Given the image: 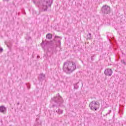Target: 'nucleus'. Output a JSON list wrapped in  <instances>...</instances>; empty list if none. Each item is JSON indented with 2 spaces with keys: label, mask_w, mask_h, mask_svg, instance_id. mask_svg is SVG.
I'll use <instances>...</instances> for the list:
<instances>
[{
  "label": "nucleus",
  "mask_w": 126,
  "mask_h": 126,
  "mask_svg": "<svg viewBox=\"0 0 126 126\" xmlns=\"http://www.w3.org/2000/svg\"><path fill=\"white\" fill-rule=\"evenodd\" d=\"M76 69V62L67 60L64 62L63 65V71L66 74L72 73Z\"/></svg>",
  "instance_id": "nucleus-1"
},
{
  "label": "nucleus",
  "mask_w": 126,
  "mask_h": 126,
  "mask_svg": "<svg viewBox=\"0 0 126 126\" xmlns=\"http://www.w3.org/2000/svg\"><path fill=\"white\" fill-rule=\"evenodd\" d=\"M50 102L51 104H53L51 108H54L55 107L59 108V107H63V99L60 95V94H58L56 96L52 98Z\"/></svg>",
  "instance_id": "nucleus-2"
},
{
  "label": "nucleus",
  "mask_w": 126,
  "mask_h": 126,
  "mask_svg": "<svg viewBox=\"0 0 126 126\" xmlns=\"http://www.w3.org/2000/svg\"><path fill=\"white\" fill-rule=\"evenodd\" d=\"M53 1L54 0H41L38 3L41 6L44 11H47L48 6L51 7Z\"/></svg>",
  "instance_id": "nucleus-3"
},
{
  "label": "nucleus",
  "mask_w": 126,
  "mask_h": 126,
  "mask_svg": "<svg viewBox=\"0 0 126 126\" xmlns=\"http://www.w3.org/2000/svg\"><path fill=\"white\" fill-rule=\"evenodd\" d=\"M63 38L58 35H55L53 40L50 41V44L53 46L52 49H54V47H61V40Z\"/></svg>",
  "instance_id": "nucleus-4"
},
{
  "label": "nucleus",
  "mask_w": 126,
  "mask_h": 126,
  "mask_svg": "<svg viewBox=\"0 0 126 126\" xmlns=\"http://www.w3.org/2000/svg\"><path fill=\"white\" fill-rule=\"evenodd\" d=\"M89 107L91 110H92L93 111H94H94H97L100 107V103L98 101H95V100H94L90 103Z\"/></svg>",
  "instance_id": "nucleus-5"
},
{
  "label": "nucleus",
  "mask_w": 126,
  "mask_h": 126,
  "mask_svg": "<svg viewBox=\"0 0 126 126\" xmlns=\"http://www.w3.org/2000/svg\"><path fill=\"white\" fill-rule=\"evenodd\" d=\"M111 12V8L108 5H104L101 8L100 13L102 14H109Z\"/></svg>",
  "instance_id": "nucleus-6"
},
{
  "label": "nucleus",
  "mask_w": 126,
  "mask_h": 126,
  "mask_svg": "<svg viewBox=\"0 0 126 126\" xmlns=\"http://www.w3.org/2000/svg\"><path fill=\"white\" fill-rule=\"evenodd\" d=\"M104 73L106 76H112V74H113V70L111 69L107 68L104 70Z\"/></svg>",
  "instance_id": "nucleus-7"
},
{
  "label": "nucleus",
  "mask_w": 126,
  "mask_h": 126,
  "mask_svg": "<svg viewBox=\"0 0 126 126\" xmlns=\"http://www.w3.org/2000/svg\"><path fill=\"white\" fill-rule=\"evenodd\" d=\"M51 52L49 50H48L46 53L44 54L43 59L46 60V61H49V58H51Z\"/></svg>",
  "instance_id": "nucleus-8"
},
{
  "label": "nucleus",
  "mask_w": 126,
  "mask_h": 126,
  "mask_svg": "<svg viewBox=\"0 0 126 126\" xmlns=\"http://www.w3.org/2000/svg\"><path fill=\"white\" fill-rule=\"evenodd\" d=\"M48 44H50V45H52V43H51V41H48L46 40L45 41H44V40H43L40 45L42 49H43V50H45V47H46V46H47Z\"/></svg>",
  "instance_id": "nucleus-9"
},
{
  "label": "nucleus",
  "mask_w": 126,
  "mask_h": 126,
  "mask_svg": "<svg viewBox=\"0 0 126 126\" xmlns=\"http://www.w3.org/2000/svg\"><path fill=\"white\" fill-rule=\"evenodd\" d=\"M45 78L46 76H45V74H44V73H42L39 75L38 80H39L40 82H42V81H44Z\"/></svg>",
  "instance_id": "nucleus-10"
},
{
  "label": "nucleus",
  "mask_w": 126,
  "mask_h": 126,
  "mask_svg": "<svg viewBox=\"0 0 126 126\" xmlns=\"http://www.w3.org/2000/svg\"><path fill=\"white\" fill-rule=\"evenodd\" d=\"M42 125V121L39 119V118H36L35 120V123L34 124L35 126H41Z\"/></svg>",
  "instance_id": "nucleus-11"
},
{
  "label": "nucleus",
  "mask_w": 126,
  "mask_h": 126,
  "mask_svg": "<svg viewBox=\"0 0 126 126\" xmlns=\"http://www.w3.org/2000/svg\"><path fill=\"white\" fill-rule=\"evenodd\" d=\"M6 112V108L4 106L2 105L0 106V112L4 114Z\"/></svg>",
  "instance_id": "nucleus-12"
},
{
  "label": "nucleus",
  "mask_w": 126,
  "mask_h": 126,
  "mask_svg": "<svg viewBox=\"0 0 126 126\" xmlns=\"http://www.w3.org/2000/svg\"><path fill=\"white\" fill-rule=\"evenodd\" d=\"M46 39H48L49 40H51L52 38H53V34L51 33H48L46 36Z\"/></svg>",
  "instance_id": "nucleus-13"
},
{
  "label": "nucleus",
  "mask_w": 126,
  "mask_h": 126,
  "mask_svg": "<svg viewBox=\"0 0 126 126\" xmlns=\"http://www.w3.org/2000/svg\"><path fill=\"white\" fill-rule=\"evenodd\" d=\"M56 113H57V114H59L60 115L61 114H63V110H61L60 109H58V110H56Z\"/></svg>",
  "instance_id": "nucleus-14"
},
{
  "label": "nucleus",
  "mask_w": 126,
  "mask_h": 126,
  "mask_svg": "<svg viewBox=\"0 0 126 126\" xmlns=\"http://www.w3.org/2000/svg\"><path fill=\"white\" fill-rule=\"evenodd\" d=\"M91 33H89L87 35V40H91Z\"/></svg>",
  "instance_id": "nucleus-15"
},
{
  "label": "nucleus",
  "mask_w": 126,
  "mask_h": 126,
  "mask_svg": "<svg viewBox=\"0 0 126 126\" xmlns=\"http://www.w3.org/2000/svg\"><path fill=\"white\" fill-rule=\"evenodd\" d=\"M79 83H77L75 84L74 85V89H78V88H79V86L78 85Z\"/></svg>",
  "instance_id": "nucleus-16"
},
{
  "label": "nucleus",
  "mask_w": 126,
  "mask_h": 126,
  "mask_svg": "<svg viewBox=\"0 0 126 126\" xmlns=\"http://www.w3.org/2000/svg\"><path fill=\"white\" fill-rule=\"evenodd\" d=\"M118 113L119 114H120V115H123V114H124V111H123V109L120 108L119 110Z\"/></svg>",
  "instance_id": "nucleus-17"
},
{
  "label": "nucleus",
  "mask_w": 126,
  "mask_h": 126,
  "mask_svg": "<svg viewBox=\"0 0 126 126\" xmlns=\"http://www.w3.org/2000/svg\"><path fill=\"white\" fill-rule=\"evenodd\" d=\"M26 85L27 86L28 89H30L31 86L30 85V84H29V83H26Z\"/></svg>",
  "instance_id": "nucleus-18"
},
{
  "label": "nucleus",
  "mask_w": 126,
  "mask_h": 126,
  "mask_svg": "<svg viewBox=\"0 0 126 126\" xmlns=\"http://www.w3.org/2000/svg\"><path fill=\"white\" fill-rule=\"evenodd\" d=\"M111 113H112V110H109V112L106 115H104V117H106V116H108V115H110Z\"/></svg>",
  "instance_id": "nucleus-19"
},
{
  "label": "nucleus",
  "mask_w": 126,
  "mask_h": 126,
  "mask_svg": "<svg viewBox=\"0 0 126 126\" xmlns=\"http://www.w3.org/2000/svg\"><path fill=\"white\" fill-rule=\"evenodd\" d=\"M121 63H122L126 65V62H125V60H121Z\"/></svg>",
  "instance_id": "nucleus-20"
},
{
  "label": "nucleus",
  "mask_w": 126,
  "mask_h": 126,
  "mask_svg": "<svg viewBox=\"0 0 126 126\" xmlns=\"http://www.w3.org/2000/svg\"><path fill=\"white\" fill-rule=\"evenodd\" d=\"M50 86L53 88H56V87L54 86V84H51Z\"/></svg>",
  "instance_id": "nucleus-21"
},
{
  "label": "nucleus",
  "mask_w": 126,
  "mask_h": 126,
  "mask_svg": "<svg viewBox=\"0 0 126 126\" xmlns=\"http://www.w3.org/2000/svg\"><path fill=\"white\" fill-rule=\"evenodd\" d=\"M2 52H3V49L0 46V53H2Z\"/></svg>",
  "instance_id": "nucleus-22"
},
{
  "label": "nucleus",
  "mask_w": 126,
  "mask_h": 126,
  "mask_svg": "<svg viewBox=\"0 0 126 126\" xmlns=\"http://www.w3.org/2000/svg\"><path fill=\"white\" fill-rule=\"evenodd\" d=\"M3 1H7V2H8V1H9V0H3Z\"/></svg>",
  "instance_id": "nucleus-23"
},
{
  "label": "nucleus",
  "mask_w": 126,
  "mask_h": 126,
  "mask_svg": "<svg viewBox=\"0 0 126 126\" xmlns=\"http://www.w3.org/2000/svg\"><path fill=\"white\" fill-rule=\"evenodd\" d=\"M91 61H94V58L93 57H91Z\"/></svg>",
  "instance_id": "nucleus-24"
},
{
  "label": "nucleus",
  "mask_w": 126,
  "mask_h": 126,
  "mask_svg": "<svg viewBox=\"0 0 126 126\" xmlns=\"http://www.w3.org/2000/svg\"><path fill=\"white\" fill-rule=\"evenodd\" d=\"M20 103L19 102V101L17 103V106H19V105H20Z\"/></svg>",
  "instance_id": "nucleus-25"
},
{
  "label": "nucleus",
  "mask_w": 126,
  "mask_h": 126,
  "mask_svg": "<svg viewBox=\"0 0 126 126\" xmlns=\"http://www.w3.org/2000/svg\"><path fill=\"white\" fill-rule=\"evenodd\" d=\"M7 46L8 48H9V49H10V48H11L10 46H9L8 45H7Z\"/></svg>",
  "instance_id": "nucleus-26"
},
{
  "label": "nucleus",
  "mask_w": 126,
  "mask_h": 126,
  "mask_svg": "<svg viewBox=\"0 0 126 126\" xmlns=\"http://www.w3.org/2000/svg\"><path fill=\"white\" fill-rule=\"evenodd\" d=\"M36 58H37V59H39V58H40V56H37Z\"/></svg>",
  "instance_id": "nucleus-27"
},
{
  "label": "nucleus",
  "mask_w": 126,
  "mask_h": 126,
  "mask_svg": "<svg viewBox=\"0 0 126 126\" xmlns=\"http://www.w3.org/2000/svg\"><path fill=\"white\" fill-rule=\"evenodd\" d=\"M94 55H93L92 56H91V58H94Z\"/></svg>",
  "instance_id": "nucleus-28"
},
{
  "label": "nucleus",
  "mask_w": 126,
  "mask_h": 126,
  "mask_svg": "<svg viewBox=\"0 0 126 126\" xmlns=\"http://www.w3.org/2000/svg\"><path fill=\"white\" fill-rule=\"evenodd\" d=\"M118 60H120V56H118Z\"/></svg>",
  "instance_id": "nucleus-29"
},
{
  "label": "nucleus",
  "mask_w": 126,
  "mask_h": 126,
  "mask_svg": "<svg viewBox=\"0 0 126 126\" xmlns=\"http://www.w3.org/2000/svg\"><path fill=\"white\" fill-rule=\"evenodd\" d=\"M52 54H54V51H52Z\"/></svg>",
  "instance_id": "nucleus-30"
},
{
  "label": "nucleus",
  "mask_w": 126,
  "mask_h": 126,
  "mask_svg": "<svg viewBox=\"0 0 126 126\" xmlns=\"http://www.w3.org/2000/svg\"><path fill=\"white\" fill-rule=\"evenodd\" d=\"M29 39H31V37H29Z\"/></svg>",
  "instance_id": "nucleus-31"
},
{
  "label": "nucleus",
  "mask_w": 126,
  "mask_h": 126,
  "mask_svg": "<svg viewBox=\"0 0 126 126\" xmlns=\"http://www.w3.org/2000/svg\"><path fill=\"white\" fill-rule=\"evenodd\" d=\"M54 112H55V111H56V110L54 109Z\"/></svg>",
  "instance_id": "nucleus-32"
}]
</instances>
